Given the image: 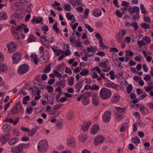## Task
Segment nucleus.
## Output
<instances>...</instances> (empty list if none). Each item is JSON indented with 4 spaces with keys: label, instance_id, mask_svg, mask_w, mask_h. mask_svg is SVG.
<instances>
[{
    "label": "nucleus",
    "instance_id": "nucleus-1",
    "mask_svg": "<svg viewBox=\"0 0 153 153\" xmlns=\"http://www.w3.org/2000/svg\"><path fill=\"white\" fill-rule=\"evenodd\" d=\"M100 97L103 100H106L110 98L111 95V90L106 88H103L100 92Z\"/></svg>",
    "mask_w": 153,
    "mask_h": 153
},
{
    "label": "nucleus",
    "instance_id": "nucleus-2",
    "mask_svg": "<svg viewBox=\"0 0 153 153\" xmlns=\"http://www.w3.org/2000/svg\"><path fill=\"white\" fill-rule=\"evenodd\" d=\"M48 147V143L45 140H42L39 142L37 149L39 152H44L46 151Z\"/></svg>",
    "mask_w": 153,
    "mask_h": 153
},
{
    "label": "nucleus",
    "instance_id": "nucleus-3",
    "mask_svg": "<svg viewBox=\"0 0 153 153\" xmlns=\"http://www.w3.org/2000/svg\"><path fill=\"white\" fill-rule=\"evenodd\" d=\"M29 67L27 64H23L21 65L17 70V74L20 75H24L26 73L29 71Z\"/></svg>",
    "mask_w": 153,
    "mask_h": 153
},
{
    "label": "nucleus",
    "instance_id": "nucleus-4",
    "mask_svg": "<svg viewBox=\"0 0 153 153\" xmlns=\"http://www.w3.org/2000/svg\"><path fill=\"white\" fill-rule=\"evenodd\" d=\"M111 113L110 111H107L105 112L102 116V120L103 122L107 123L111 120Z\"/></svg>",
    "mask_w": 153,
    "mask_h": 153
},
{
    "label": "nucleus",
    "instance_id": "nucleus-5",
    "mask_svg": "<svg viewBox=\"0 0 153 153\" xmlns=\"http://www.w3.org/2000/svg\"><path fill=\"white\" fill-rule=\"evenodd\" d=\"M7 46L8 48V52L10 53H12L15 51L17 48V46L12 41L7 44Z\"/></svg>",
    "mask_w": 153,
    "mask_h": 153
},
{
    "label": "nucleus",
    "instance_id": "nucleus-6",
    "mask_svg": "<svg viewBox=\"0 0 153 153\" xmlns=\"http://www.w3.org/2000/svg\"><path fill=\"white\" fill-rule=\"evenodd\" d=\"M21 55L20 53L16 52L12 56V60L13 63L17 64L21 60Z\"/></svg>",
    "mask_w": 153,
    "mask_h": 153
},
{
    "label": "nucleus",
    "instance_id": "nucleus-7",
    "mask_svg": "<svg viewBox=\"0 0 153 153\" xmlns=\"http://www.w3.org/2000/svg\"><path fill=\"white\" fill-rule=\"evenodd\" d=\"M22 144H19L17 146H14L10 149V151L13 153H17L23 150Z\"/></svg>",
    "mask_w": 153,
    "mask_h": 153
},
{
    "label": "nucleus",
    "instance_id": "nucleus-8",
    "mask_svg": "<svg viewBox=\"0 0 153 153\" xmlns=\"http://www.w3.org/2000/svg\"><path fill=\"white\" fill-rule=\"evenodd\" d=\"M105 139L102 136L100 135L94 138V144L95 146H97L99 144L102 143L104 141Z\"/></svg>",
    "mask_w": 153,
    "mask_h": 153
},
{
    "label": "nucleus",
    "instance_id": "nucleus-9",
    "mask_svg": "<svg viewBox=\"0 0 153 153\" xmlns=\"http://www.w3.org/2000/svg\"><path fill=\"white\" fill-rule=\"evenodd\" d=\"M105 86L106 87L108 88H114L117 91H119L121 88L120 86L116 85L113 82L106 83Z\"/></svg>",
    "mask_w": 153,
    "mask_h": 153
},
{
    "label": "nucleus",
    "instance_id": "nucleus-10",
    "mask_svg": "<svg viewBox=\"0 0 153 153\" xmlns=\"http://www.w3.org/2000/svg\"><path fill=\"white\" fill-rule=\"evenodd\" d=\"M99 97L97 95L93 94L92 96V104L95 106L99 105Z\"/></svg>",
    "mask_w": 153,
    "mask_h": 153
},
{
    "label": "nucleus",
    "instance_id": "nucleus-11",
    "mask_svg": "<svg viewBox=\"0 0 153 153\" xmlns=\"http://www.w3.org/2000/svg\"><path fill=\"white\" fill-rule=\"evenodd\" d=\"M91 123L90 122L86 121L83 124L82 128V130L84 132H86L90 127Z\"/></svg>",
    "mask_w": 153,
    "mask_h": 153
},
{
    "label": "nucleus",
    "instance_id": "nucleus-12",
    "mask_svg": "<svg viewBox=\"0 0 153 153\" xmlns=\"http://www.w3.org/2000/svg\"><path fill=\"white\" fill-rule=\"evenodd\" d=\"M68 145L71 147L73 148L75 146V141L73 137H70L67 140Z\"/></svg>",
    "mask_w": 153,
    "mask_h": 153
},
{
    "label": "nucleus",
    "instance_id": "nucleus-13",
    "mask_svg": "<svg viewBox=\"0 0 153 153\" xmlns=\"http://www.w3.org/2000/svg\"><path fill=\"white\" fill-rule=\"evenodd\" d=\"M41 40L42 42L45 46L48 47L50 45V41L46 39V36L43 35L40 37Z\"/></svg>",
    "mask_w": 153,
    "mask_h": 153
},
{
    "label": "nucleus",
    "instance_id": "nucleus-14",
    "mask_svg": "<svg viewBox=\"0 0 153 153\" xmlns=\"http://www.w3.org/2000/svg\"><path fill=\"white\" fill-rule=\"evenodd\" d=\"M99 130V127L97 125H94L92 127L91 132L93 134H96Z\"/></svg>",
    "mask_w": 153,
    "mask_h": 153
},
{
    "label": "nucleus",
    "instance_id": "nucleus-15",
    "mask_svg": "<svg viewBox=\"0 0 153 153\" xmlns=\"http://www.w3.org/2000/svg\"><path fill=\"white\" fill-rule=\"evenodd\" d=\"M10 136L9 135H7L5 136L2 135L0 137V140L1 143L4 144L9 139Z\"/></svg>",
    "mask_w": 153,
    "mask_h": 153
},
{
    "label": "nucleus",
    "instance_id": "nucleus-16",
    "mask_svg": "<svg viewBox=\"0 0 153 153\" xmlns=\"http://www.w3.org/2000/svg\"><path fill=\"white\" fill-rule=\"evenodd\" d=\"M93 15L96 17H98L102 14L101 11L97 8H95L93 11Z\"/></svg>",
    "mask_w": 153,
    "mask_h": 153
},
{
    "label": "nucleus",
    "instance_id": "nucleus-17",
    "mask_svg": "<svg viewBox=\"0 0 153 153\" xmlns=\"http://www.w3.org/2000/svg\"><path fill=\"white\" fill-rule=\"evenodd\" d=\"M37 126H34L33 128H32L31 130L28 131V135L29 136H33L36 132L37 129Z\"/></svg>",
    "mask_w": 153,
    "mask_h": 153
},
{
    "label": "nucleus",
    "instance_id": "nucleus-18",
    "mask_svg": "<svg viewBox=\"0 0 153 153\" xmlns=\"http://www.w3.org/2000/svg\"><path fill=\"white\" fill-rule=\"evenodd\" d=\"M53 73L56 76L59 78V80L62 82H66V80L64 79H62V76L61 74H60L57 71L55 70L54 71Z\"/></svg>",
    "mask_w": 153,
    "mask_h": 153
},
{
    "label": "nucleus",
    "instance_id": "nucleus-19",
    "mask_svg": "<svg viewBox=\"0 0 153 153\" xmlns=\"http://www.w3.org/2000/svg\"><path fill=\"white\" fill-rule=\"evenodd\" d=\"M7 66L4 64L2 63L0 65V74L2 72H5L7 71Z\"/></svg>",
    "mask_w": 153,
    "mask_h": 153
},
{
    "label": "nucleus",
    "instance_id": "nucleus-20",
    "mask_svg": "<svg viewBox=\"0 0 153 153\" xmlns=\"http://www.w3.org/2000/svg\"><path fill=\"white\" fill-rule=\"evenodd\" d=\"M14 17L16 20L20 21L22 19L23 16L21 13H15L14 14Z\"/></svg>",
    "mask_w": 153,
    "mask_h": 153
},
{
    "label": "nucleus",
    "instance_id": "nucleus-21",
    "mask_svg": "<svg viewBox=\"0 0 153 153\" xmlns=\"http://www.w3.org/2000/svg\"><path fill=\"white\" fill-rule=\"evenodd\" d=\"M25 26H26V25L22 24L16 27H13L14 30L22 31H23Z\"/></svg>",
    "mask_w": 153,
    "mask_h": 153
},
{
    "label": "nucleus",
    "instance_id": "nucleus-22",
    "mask_svg": "<svg viewBox=\"0 0 153 153\" xmlns=\"http://www.w3.org/2000/svg\"><path fill=\"white\" fill-rule=\"evenodd\" d=\"M7 18V13L4 12L2 11L0 13V20H5Z\"/></svg>",
    "mask_w": 153,
    "mask_h": 153
},
{
    "label": "nucleus",
    "instance_id": "nucleus-23",
    "mask_svg": "<svg viewBox=\"0 0 153 153\" xmlns=\"http://www.w3.org/2000/svg\"><path fill=\"white\" fill-rule=\"evenodd\" d=\"M140 111L143 114H147L149 111L148 109L146 108L144 105H141L140 108Z\"/></svg>",
    "mask_w": 153,
    "mask_h": 153
},
{
    "label": "nucleus",
    "instance_id": "nucleus-24",
    "mask_svg": "<svg viewBox=\"0 0 153 153\" xmlns=\"http://www.w3.org/2000/svg\"><path fill=\"white\" fill-rule=\"evenodd\" d=\"M11 127L9 125L6 124L4 125L2 128L3 130L5 132H7L9 131L11 129Z\"/></svg>",
    "mask_w": 153,
    "mask_h": 153
},
{
    "label": "nucleus",
    "instance_id": "nucleus-25",
    "mask_svg": "<svg viewBox=\"0 0 153 153\" xmlns=\"http://www.w3.org/2000/svg\"><path fill=\"white\" fill-rule=\"evenodd\" d=\"M120 99V96L117 94H114L111 99V100L112 102H117L119 101Z\"/></svg>",
    "mask_w": 153,
    "mask_h": 153
},
{
    "label": "nucleus",
    "instance_id": "nucleus-26",
    "mask_svg": "<svg viewBox=\"0 0 153 153\" xmlns=\"http://www.w3.org/2000/svg\"><path fill=\"white\" fill-rule=\"evenodd\" d=\"M142 39L145 45L147 44H149L151 42L150 39L149 37L148 36H145L143 37Z\"/></svg>",
    "mask_w": 153,
    "mask_h": 153
},
{
    "label": "nucleus",
    "instance_id": "nucleus-27",
    "mask_svg": "<svg viewBox=\"0 0 153 153\" xmlns=\"http://www.w3.org/2000/svg\"><path fill=\"white\" fill-rule=\"evenodd\" d=\"M91 92H85L84 94L82 95V100L83 99L85 100V99H88V98L91 95Z\"/></svg>",
    "mask_w": 153,
    "mask_h": 153
},
{
    "label": "nucleus",
    "instance_id": "nucleus-28",
    "mask_svg": "<svg viewBox=\"0 0 153 153\" xmlns=\"http://www.w3.org/2000/svg\"><path fill=\"white\" fill-rule=\"evenodd\" d=\"M127 33V30L125 29L120 30L119 31V36L121 38H123Z\"/></svg>",
    "mask_w": 153,
    "mask_h": 153
},
{
    "label": "nucleus",
    "instance_id": "nucleus-29",
    "mask_svg": "<svg viewBox=\"0 0 153 153\" xmlns=\"http://www.w3.org/2000/svg\"><path fill=\"white\" fill-rule=\"evenodd\" d=\"M115 108L120 113L123 112L127 110V108L125 107L121 108L120 107H115Z\"/></svg>",
    "mask_w": 153,
    "mask_h": 153
},
{
    "label": "nucleus",
    "instance_id": "nucleus-30",
    "mask_svg": "<svg viewBox=\"0 0 153 153\" xmlns=\"http://www.w3.org/2000/svg\"><path fill=\"white\" fill-rule=\"evenodd\" d=\"M89 73V71L86 69H83L79 74L82 76H86Z\"/></svg>",
    "mask_w": 153,
    "mask_h": 153
},
{
    "label": "nucleus",
    "instance_id": "nucleus-31",
    "mask_svg": "<svg viewBox=\"0 0 153 153\" xmlns=\"http://www.w3.org/2000/svg\"><path fill=\"white\" fill-rule=\"evenodd\" d=\"M42 18L41 17H39L36 19L35 17H34L32 19V21L33 22H36L37 23H39L42 22Z\"/></svg>",
    "mask_w": 153,
    "mask_h": 153
},
{
    "label": "nucleus",
    "instance_id": "nucleus-32",
    "mask_svg": "<svg viewBox=\"0 0 153 153\" xmlns=\"http://www.w3.org/2000/svg\"><path fill=\"white\" fill-rule=\"evenodd\" d=\"M18 141L17 138H14L13 139H10L8 142V143L10 145H13Z\"/></svg>",
    "mask_w": 153,
    "mask_h": 153
},
{
    "label": "nucleus",
    "instance_id": "nucleus-33",
    "mask_svg": "<svg viewBox=\"0 0 153 153\" xmlns=\"http://www.w3.org/2000/svg\"><path fill=\"white\" fill-rule=\"evenodd\" d=\"M87 138V136L86 134L82 135L79 137V139L81 142L85 141Z\"/></svg>",
    "mask_w": 153,
    "mask_h": 153
},
{
    "label": "nucleus",
    "instance_id": "nucleus-34",
    "mask_svg": "<svg viewBox=\"0 0 153 153\" xmlns=\"http://www.w3.org/2000/svg\"><path fill=\"white\" fill-rule=\"evenodd\" d=\"M65 82H62L61 81H57L56 82V85L58 86H61L62 88H63L65 85Z\"/></svg>",
    "mask_w": 153,
    "mask_h": 153
},
{
    "label": "nucleus",
    "instance_id": "nucleus-35",
    "mask_svg": "<svg viewBox=\"0 0 153 153\" xmlns=\"http://www.w3.org/2000/svg\"><path fill=\"white\" fill-rule=\"evenodd\" d=\"M36 39V38L34 36L32 35L29 36L27 40L28 43H30L34 41Z\"/></svg>",
    "mask_w": 153,
    "mask_h": 153
},
{
    "label": "nucleus",
    "instance_id": "nucleus-36",
    "mask_svg": "<svg viewBox=\"0 0 153 153\" xmlns=\"http://www.w3.org/2000/svg\"><path fill=\"white\" fill-rule=\"evenodd\" d=\"M61 54L65 55V56H66L71 54V52L70 51L69 49H67L66 51H61Z\"/></svg>",
    "mask_w": 153,
    "mask_h": 153
},
{
    "label": "nucleus",
    "instance_id": "nucleus-37",
    "mask_svg": "<svg viewBox=\"0 0 153 153\" xmlns=\"http://www.w3.org/2000/svg\"><path fill=\"white\" fill-rule=\"evenodd\" d=\"M132 7L130 6H127L126 7H124L123 9L121 8V10L123 12V13H124L126 11H129V10H131Z\"/></svg>",
    "mask_w": 153,
    "mask_h": 153
},
{
    "label": "nucleus",
    "instance_id": "nucleus-38",
    "mask_svg": "<svg viewBox=\"0 0 153 153\" xmlns=\"http://www.w3.org/2000/svg\"><path fill=\"white\" fill-rule=\"evenodd\" d=\"M131 140L132 142L135 143H139L140 142V139L137 137L132 138Z\"/></svg>",
    "mask_w": 153,
    "mask_h": 153
},
{
    "label": "nucleus",
    "instance_id": "nucleus-39",
    "mask_svg": "<svg viewBox=\"0 0 153 153\" xmlns=\"http://www.w3.org/2000/svg\"><path fill=\"white\" fill-rule=\"evenodd\" d=\"M141 26L143 28L147 29L150 27V25L146 23H143L141 25Z\"/></svg>",
    "mask_w": 153,
    "mask_h": 153
},
{
    "label": "nucleus",
    "instance_id": "nucleus-40",
    "mask_svg": "<svg viewBox=\"0 0 153 153\" xmlns=\"http://www.w3.org/2000/svg\"><path fill=\"white\" fill-rule=\"evenodd\" d=\"M32 8V5L31 4H30L27 6V13H30L31 12Z\"/></svg>",
    "mask_w": 153,
    "mask_h": 153
},
{
    "label": "nucleus",
    "instance_id": "nucleus-41",
    "mask_svg": "<svg viewBox=\"0 0 153 153\" xmlns=\"http://www.w3.org/2000/svg\"><path fill=\"white\" fill-rule=\"evenodd\" d=\"M48 58H47V57H45L43 56H41L40 58V61H42V63H46L48 61Z\"/></svg>",
    "mask_w": 153,
    "mask_h": 153
},
{
    "label": "nucleus",
    "instance_id": "nucleus-42",
    "mask_svg": "<svg viewBox=\"0 0 153 153\" xmlns=\"http://www.w3.org/2000/svg\"><path fill=\"white\" fill-rule=\"evenodd\" d=\"M66 17L68 20H71L74 17V15H71L70 13H66Z\"/></svg>",
    "mask_w": 153,
    "mask_h": 153
},
{
    "label": "nucleus",
    "instance_id": "nucleus-43",
    "mask_svg": "<svg viewBox=\"0 0 153 153\" xmlns=\"http://www.w3.org/2000/svg\"><path fill=\"white\" fill-rule=\"evenodd\" d=\"M51 65L50 64H48V65L46 67V68L44 70L43 72L46 73L49 72L51 71Z\"/></svg>",
    "mask_w": 153,
    "mask_h": 153
},
{
    "label": "nucleus",
    "instance_id": "nucleus-44",
    "mask_svg": "<svg viewBox=\"0 0 153 153\" xmlns=\"http://www.w3.org/2000/svg\"><path fill=\"white\" fill-rule=\"evenodd\" d=\"M49 53L48 51L47 50H45L43 52V54L42 56L45 57H47V58H49Z\"/></svg>",
    "mask_w": 153,
    "mask_h": 153
},
{
    "label": "nucleus",
    "instance_id": "nucleus-45",
    "mask_svg": "<svg viewBox=\"0 0 153 153\" xmlns=\"http://www.w3.org/2000/svg\"><path fill=\"white\" fill-rule=\"evenodd\" d=\"M64 8L66 11H69L71 9V6L70 4H66L65 5Z\"/></svg>",
    "mask_w": 153,
    "mask_h": 153
},
{
    "label": "nucleus",
    "instance_id": "nucleus-46",
    "mask_svg": "<svg viewBox=\"0 0 153 153\" xmlns=\"http://www.w3.org/2000/svg\"><path fill=\"white\" fill-rule=\"evenodd\" d=\"M70 41L71 43H73L75 46H76V40L75 38H74L73 36H70Z\"/></svg>",
    "mask_w": 153,
    "mask_h": 153
},
{
    "label": "nucleus",
    "instance_id": "nucleus-47",
    "mask_svg": "<svg viewBox=\"0 0 153 153\" xmlns=\"http://www.w3.org/2000/svg\"><path fill=\"white\" fill-rule=\"evenodd\" d=\"M93 53H92L91 54H85L84 57L82 58V59L85 61H86L87 59V56L88 57H91L93 56Z\"/></svg>",
    "mask_w": 153,
    "mask_h": 153
},
{
    "label": "nucleus",
    "instance_id": "nucleus-48",
    "mask_svg": "<svg viewBox=\"0 0 153 153\" xmlns=\"http://www.w3.org/2000/svg\"><path fill=\"white\" fill-rule=\"evenodd\" d=\"M82 85L83 83L82 82H78V83L76 85L75 87L76 89L80 88L82 87Z\"/></svg>",
    "mask_w": 153,
    "mask_h": 153
},
{
    "label": "nucleus",
    "instance_id": "nucleus-49",
    "mask_svg": "<svg viewBox=\"0 0 153 153\" xmlns=\"http://www.w3.org/2000/svg\"><path fill=\"white\" fill-rule=\"evenodd\" d=\"M74 78L73 76L70 77L68 81V83L69 85H72L74 83Z\"/></svg>",
    "mask_w": 153,
    "mask_h": 153
},
{
    "label": "nucleus",
    "instance_id": "nucleus-50",
    "mask_svg": "<svg viewBox=\"0 0 153 153\" xmlns=\"http://www.w3.org/2000/svg\"><path fill=\"white\" fill-rule=\"evenodd\" d=\"M82 102L84 105H87L90 102V100L88 99H82Z\"/></svg>",
    "mask_w": 153,
    "mask_h": 153
},
{
    "label": "nucleus",
    "instance_id": "nucleus-51",
    "mask_svg": "<svg viewBox=\"0 0 153 153\" xmlns=\"http://www.w3.org/2000/svg\"><path fill=\"white\" fill-rule=\"evenodd\" d=\"M85 27L90 32H92L93 31V30L92 28L89 25L87 24H85L84 25Z\"/></svg>",
    "mask_w": 153,
    "mask_h": 153
},
{
    "label": "nucleus",
    "instance_id": "nucleus-52",
    "mask_svg": "<svg viewBox=\"0 0 153 153\" xmlns=\"http://www.w3.org/2000/svg\"><path fill=\"white\" fill-rule=\"evenodd\" d=\"M89 12V10L88 9H86L85 10L84 14V18L87 19L88 16V13Z\"/></svg>",
    "mask_w": 153,
    "mask_h": 153
},
{
    "label": "nucleus",
    "instance_id": "nucleus-53",
    "mask_svg": "<svg viewBox=\"0 0 153 153\" xmlns=\"http://www.w3.org/2000/svg\"><path fill=\"white\" fill-rule=\"evenodd\" d=\"M106 62V61H105V62H101L99 64V66L100 67L103 68H106L107 67V64L105 63Z\"/></svg>",
    "mask_w": 153,
    "mask_h": 153
},
{
    "label": "nucleus",
    "instance_id": "nucleus-54",
    "mask_svg": "<svg viewBox=\"0 0 153 153\" xmlns=\"http://www.w3.org/2000/svg\"><path fill=\"white\" fill-rule=\"evenodd\" d=\"M95 48H93L92 46H91L90 47L87 48V50L88 52H92L93 53H94L95 51Z\"/></svg>",
    "mask_w": 153,
    "mask_h": 153
},
{
    "label": "nucleus",
    "instance_id": "nucleus-55",
    "mask_svg": "<svg viewBox=\"0 0 153 153\" xmlns=\"http://www.w3.org/2000/svg\"><path fill=\"white\" fill-rule=\"evenodd\" d=\"M74 113L72 111H70L67 114L68 118V119H72Z\"/></svg>",
    "mask_w": 153,
    "mask_h": 153
},
{
    "label": "nucleus",
    "instance_id": "nucleus-56",
    "mask_svg": "<svg viewBox=\"0 0 153 153\" xmlns=\"http://www.w3.org/2000/svg\"><path fill=\"white\" fill-rule=\"evenodd\" d=\"M132 10L134 13H136L137 14L138 13V12L139 11V8L137 6H134L132 8Z\"/></svg>",
    "mask_w": 153,
    "mask_h": 153
},
{
    "label": "nucleus",
    "instance_id": "nucleus-57",
    "mask_svg": "<svg viewBox=\"0 0 153 153\" xmlns=\"http://www.w3.org/2000/svg\"><path fill=\"white\" fill-rule=\"evenodd\" d=\"M131 26H133L134 28V30H136L138 28V25L136 22H134L131 25Z\"/></svg>",
    "mask_w": 153,
    "mask_h": 153
},
{
    "label": "nucleus",
    "instance_id": "nucleus-58",
    "mask_svg": "<svg viewBox=\"0 0 153 153\" xmlns=\"http://www.w3.org/2000/svg\"><path fill=\"white\" fill-rule=\"evenodd\" d=\"M140 8L142 13L143 14L146 13V12L145 10L143 5L141 4L140 5Z\"/></svg>",
    "mask_w": 153,
    "mask_h": 153
},
{
    "label": "nucleus",
    "instance_id": "nucleus-59",
    "mask_svg": "<svg viewBox=\"0 0 153 153\" xmlns=\"http://www.w3.org/2000/svg\"><path fill=\"white\" fill-rule=\"evenodd\" d=\"M99 43L100 45L101 46L103 49H107L108 47L104 45V44L102 42V40H99Z\"/></svg>",
    "mask_w": 153,
    "mask_h": 153
},
{
    "label": "nucleus",
    "instance_id": "nucleus-60",
    "mask_svg": "<svg viewBox=\"0 0 153 153\" xmlns=\"http://www.w3.org/2000/svg\"><path fill=\"white\" fill-rule=\"evenodd\" d=\"M126 90L128 93H129L132 90V87L131 85H129L127 87Z\"/></svg>",
    "mask_w": 153,
    "mask_h": 153
},
{
    "label": "nucleus",
    "instance_id": "nucleus-61",
    "mask_svg": "<svg viewBox=\"0 0 153 153\" xmlns=\"http://www.w3.org/2000/svg\"><path fill=\"white\" fill-rule=\"evenodd\" d=\"M116 13L117 16L119 18H121L122 17L123 13L119 10H117L116 12Z\"/></svg>",
    "mask_w": 153,
    "mask_h": 153
},
{
    "label": "nucleus",
    "instance_id": "nucleus-62",
    "mask_svg": "<svg viewBox=\"0 0 153 153\" xmlns=\"http://www.w3.org/2000/svg\"><path fill=\"white\" fill-rule=\"evenodd\" d=\"M99 89V86L96 85H95L92 87L91 88V91L93 90H97Z\"/></svg>",
    "mask_w": 153,
    "mask_h": 153
},
{
    "label": "nucleus",
    "instance_id": "nucleus-63",
    "mask_svg": "<svg viewBox=\"0 0 153 153\" xmlns=\"http://www.w3.org/2000/svg\"><path fill=\"white\" fill-rule=\"evenodd\" d=\"M126 53L127 56H133L134 54L133 53L130 51V50H127L126 51Z\"/></svg>",
    "mask_w": 153,
    "mask_h": 153
},
{
    "label": "nucleus",
    "instance_id": "nucleus-64",
    "mask_svg": "<svg viewBox=\"0 0 153 153\" xmlns=\"http://www.w3.org/2000/svg\"><path fill=\"white\" fill-rule=\"evenodd\" d=\"M143 19L145 21L150 23L151 22V19L149 16L144 17Z\"/></svg>",
    "mask_w": 153,
    "mask_h": 153
}]
</instances>
